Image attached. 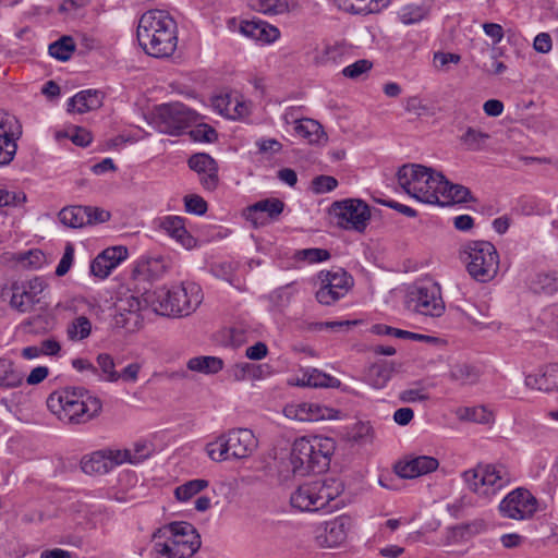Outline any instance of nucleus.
<instances>
[{
  "instance_id": "obj_53",
  "label": "nucleus",
  "mask_w": 558,
  "mask_h": 558,
  "mask_svg": "<svg viewBox=\"0 0 558 558\" xmlns=\"http://www.w3.org/2000/svg\"><path fill=\"white\" fill-rule=\"evenodd\" d=\"M338 186V180L331 175H318L312 181V190L316 194H325Z\"/></svg>"
},
{
  "instance_id": "obj_30",
  "label": "nucleus",
  "mask_w": 558,
  "mask_h": 558,
  "mask_svg": "<svg viewBox=\"0 0 558 558\" xmlns=\"http://www.w3.org/2000/svg\"><path fill=\"white\" fill-rule=\"evenodd\" d=\"M393 367L388 362L371 365L365 373V381L375 389H383L391 379Z\"/></svg>"
},
{
  "instance_id": "obj_27",
  "label": "nucleus",
  "mask_w": 558,
  "mask_h": 558,
  "mask_svg": "<svg viewBox=\"0 0 558 558\" xmlns=\"http://www.w3.org/2000/svg\"><path fill=\"white\" fill-rule=\"evenodd\" d=\"M439 201L436 203L440 206H447L451 204L468 203L473 201L471 191L461 184H453L449 182L445 177L442 183H440Z\"/></svg>"
},
{
  "instance_id": "obj_34",
  "label": "nucleus",
  "mask_w": 558,
  "mask_h": 558,
  "mask_svg": "<svg viewBox=\"0 0 558 558\" xmlns=\"http://www.w3.org/2000/svg\"><path fill=\"white\" fill-rule=\"evenodd\" d=\"M430 5L426 2L410 3L400 8L398 19L404 25L420 23L429 15Z\"/></svg>"
},
{
  "instance_id": "obj_24",
  "label": "nucleus",
  "mask_w": 558,
  "mask_h": 558,
  "mask_svg": "<svg viewBox=\"0 0 558 558\" xmlns=\"http://www.w3.org/2000/svg\"><path fill=\"white\" fill-rule=\"evenodd\" d=\"M184 221L185 219L180 216H167L161 220L160 227L183 247L190 250L196 245V239L189 233Z\"/></svg>"
},
{
  "instance_id": "obj_10",
  "label": "nucleus",
  "mask_w": 558,
  "mask_h": 558,
  "mask_svg": "<svg viewBox=\"0 0 558 558\" xmlns=\"http://www.w3.org/2000/svg\"><path fill=\"white\" fill-rule=\"evenodd\" d=\"M469 488L477 496L490 499L508 486L513 476L504 464H480L463 473Z\"/></svg>"
},
{
  "instance_id": "obj_55",
  "label": "nucleus",
  "mask_w": 558,
  "mask_h": 558,
  "mask_svg": "<svg viewBox=\"0 0 558 558\" xmlns=\"http://www.w3.org/2000/svg\"><path fill=\"white\" fill-rule=\"evenodd\" d=\"M19 262L23 266L39 268L45 263V254L39 250H29L20 254Z\"/></svg>"
},
{
  "instance_id": "obj_12",
  "label": "nucleus",
  "mask_w": 558,
  "mask_h": 558,
  "mask_svg": "<svg viewBox=\"0 0 558 558\" xmlns=\"http://www.w3.org/2000/svg\"><path fill=\"white\" fill-rule=\"evenodd\" d=\"M335 223L344 230L364 232L371 220L368 205L357 198L335 202L330 207Z\"/></svg>"
},
{
  "instance_id": "obj_58",
  "label": "nucleus",
  "mask_w": 558,
  "mask_h": 558,
  "mask_svg": "<svg viewBox=\"0 0 558 558\" xmlns=\"http://www.w3.org/2000/svg\"><path fill=\"white\" fill-rule=\"evenodd\" d=\"M26 194L24 192H10L0 189V207L19 206L25 203Z\"/></svg>"
},
{
  "instance_id": "obj_6",
  "label": "nucleus",
  "mask_w": 558,
  "mask_h": 558,
  "mask_svg": "<svg viewBox=\"0 0 558 558\" xmlns=\"http://www.w3.org/2000/svg\"><path fill=\"white\" fill-rule=\"evenodd\" d=\"M258 441L248 428H232L207 444L206 452L215 462L250 458Z\"/></svg>"
},
{
  "instance_id": "obj_32",
  "label": "nucleus",
  "mask_w": 558,
  "mask_h": 558,
  "mask_svg": "<svg viewBox=\"0 0 558 558\" xmlns=\"http://www.w3.org/2000/svg\"><path fill=\"white\" fill-rule=\"evenodd\" d=\"M59 220L70 228H83L90 225V216L87 214L85 206L64 207L59 213Z\"/></svg>"
},
{
  "instance_id": "obj_8",
  "label": "nucleus",
  "mask_w": 558,
  "mask_h": 558,
  "mask_svg": "<svg viewBox=\"0 0 558 558\" xmlns=\"http://www.w3.org/2000/svg\"><path fill=\"white\" fill-rule=\"evenodd\" d=\"M469 275L478 282H489L498 274L499 254L488 241H469L462 247Z\"/></svg>"
},
{
  "instance_id": "obj_3",
  "label": "nucleus",
  "mask_w": 558,
  "mask_h": 558,
  "mask_svg": "<svg viewBox=\"0 0 558 558\" xmlns=\"http://www.w3.org/2000/svg\"><path fill=\"white\" fill-rule=\"evenodd\" d=\"M335 449L336 444L329 437L312 436L295 439L290 454L292 472L306 475L310 472L325 471L329 466Z\"/></svg>"
},
{
  "instance_id": "obj_4",
  "label": "nucleus",
  "mask_w": 558,
  "mask_h": 558,
  "mask_svg": "<svg viewBox=\"0 0 558 558\" xmlns=\"http://www.w3.org/2000/svg\"><path fill=\"white\" fill-rule=\"evenodd\" d=\"M154 539L165 537L163 542L156 541L154 548L157 558H190L201 547V536L196 529L187 522H172L158 529Z\"/></svg>"
},
{
  "instance_id": "obj_38",
  "label": "nucleus",
  "mask_w": 558,
  "mask_h": 558,
  "mask_svg": "<svg viewBox=\"0 0 558 558\" xmlns=\"http://www.w3.org/2000/svg\"><path fill=\"white\" fill-rule=\"evenodd\" d=\"M223 367V361L216 356H196L187 362V368L203 374H217Z\"/></svg>"
},
{
  "instance_id": "obj_43",
  "label": "nucleus",
  "mask_w": 558,
  "mask_h": 558,
  "mask_svg": "<svg viewBox=\"0 0 558 558\" xmlns=\"http://www.w3.org/2000/svg\"><path fill=\"white\" fill-rule=\"evenodd\" d=\"M92 323L86 316L74 318L66 327V336L71 341H82L89 337Z\"/></svg>"
},
{
  "instance_id": "obj_49",
  "label": "nucleus",
  "mask_w": 558,
  "mask_h": 558,
  "mask_svg": "<svg viewBox=\"0 0 558 558\" xmlns=\"http://www.w3.org/2000/svg\"><path fill=\"white\" fill-rule=\"evenodd\" d=\"M296 256L302 260L313 264L328 260L330 253L325 248L312 247L299 251Z\"/></svg>"
},
{
  "instance_id": "obj_2",
  "label": "nucleus",
  "mask_w": 558,
  "mask_h": 558,
  "mask_svg": "<svg viewBox=\"0 0 558 558\" xmlns=\"http://www.w3.org/2000/svg\"><path fill=\"white\" fill-rule=\"evenodd\" d=\"M47 407L64 424H84L101 412L102 402L83 387H64L49 395Z\"/></svg>"
},
{
  "instance_id": "obj_39",
  "label": "nucleus",
  "mask_w": 558,
  "mask_h": 558,
  "mask_svg": "<svg viewBox=\"0 0 558 558\" xmlns=\"http://www.w3.org/2000/svg\"><path fill=\"white\" fill-rule=\"evenodd\" d=\"M449 377L461 385H473L480 378V372L475 366L466 363H457L451 366Z\"/></svg>"
},
{
  "instance_id": "obj_16",
  "label": "nucleus",
  "mask_w": 558,
  "mask_h": 558,
  "mask_svg": "<svg viewBox=\"0 0 558 558\" xmlns=\"http://www.w3.org/2000/svg\"><path fill=\"white\" fill-rule=\"evenodd\" d=\"M146 306V303L141 298L126 294L118 300L116 303L117 315L114 324L117 327L134 330L141 323V311Z\"/></svg>"
},
{
  "instance_id": "obj_41",
  "label": "nucleus",
  "mask_w": 558,
  "mask_h": 558,
  "mask_svg": "<svg viewBox=\"0 0 558 558\" xmlns=\"http://www.w3.org/2000/svg\"><path fill=\"white\" fill-rule=\"evenodd\" d=\"M22 381L23 375L14 369L12 361L0 357V387L14 388Z\"/></svg>"
},
{
  "instance_id": "obj_11",
  "label": "nucleus",
  "mask_w": 558,
  "mask_h": 558,
  "mask_svg": "<svg viewBox=\"0 0 558 558\" xmlns=\"http://www.w3.org/2000/svg\"><path fill=\"white\" fill-rule=\"evenodd\" d=\"M196 121V113L181 102L156 107L153 122L160 133L179 135Z\"/></svg>"
},
{
  "instance_id": "obj_29",
  "label": "nucleus",
  "mask_w": 558,
  "mask_h": 558,
  "mask_svg": "<svg viewBox=\"0 0 558 558\" xmlns=\"http://www.w3.org/2000/svg\"><path fill=\"white\" fill-rule=\"evenodd\" d=\"M299 385L313 388H340L341 381L317 368H308L302 373Z\"/></svg>"
},
{
  "instance_id": "obj_33",
  "label": "nucleus",
  "mask_w": 558,
  "mask_h": 558,
  "mask_svg": "<svg viewBox=\"0 0 558 558\" xmlns=\"http://www.w3.org/2000/svg\"><path fill=\"white\" fill-rule=\"evenodd\" d=\"M316 485L318 486L322 507L324 509L327 507L335 508V506H330V502L342 494L343 483L339 478L327 477L323 481H316Z\"/></svg>"
},
{
  "instance_id": "obj_23",
  "label": "nucleus",
  "mask_w": 558,
  "mask_h": 558,
  "mask_svg": "<svg viewBox=\"0 0 558 558\" xmlns=\"http://www.w3.org/2000/svg\"><path fill=\"white\" fill-rule=\"evenodd\" d=\"M525 386L543 392L558 389V364H548L525 376Z\"/></svg>"
},
{
  "instance_id": "obj_51",
  "label": "nucleus",
  "mask_w": 558,
  "mask_h": 558,
  "mask_svg": "<svg viewBox=\"0 0 558 558\" xmlns=\"http://www.w3.org/2000/svg\"><path fill=\"white\" fill-rule=\"evenodd\" d=\"M280 37L278 27L260 20V27L258 31L257 41L262 45H269L275 43Z\"/></svg>"
},
{
  "instance_id": "obj_7",
  "label": "nucleus",
  "mask_w": 558,
  "mask_h": 558,
  "mask_svg": "<svg viewBox=\"0 0 558 558\" xmlns=\"http://www.w3.org/2000/svg\"><path fill=\"white\" fill-rule=\"evenodd\" d=\"M202 289L193 282L182 283L156 293L155 310L162 315L187 316L202 303Z\"/></svg>"
},
{
  "instance_id": "obj_60",
  "label": "nucleus",
  "mask_w": 558,
  "mask_h": 558,
  "mask_svg": "<svg viewBox=\"0 0 558 558\" xmlns=\"http://www.w3.org/2000/svg\"><path fill=\"white\" fill-rule=\"evenodd\" d=\"M533 48L538 53L546 54L550 52L553 49L551 36L546 32L537 34L533 40Z\"/></svg>"
},
{
  "instance_id": "obj_36",
  "label": "nucleus",
  "mask_w": 558,
  "mask_h": 558,
  "mask_svg": "<svg viewBox=\"0 0 558 558\" xmlns=\"http://www.w3.org/2000/svg\"><path fill=\"white\" fill-rule=\"evenodd\" d=\"M461 421L473 422L477 424H490L494 422V413L484 405L478 407H462L456 412Z\"/></svg>"
},
{
  "instance_id": "obj_52",
  "label": "nucleus",
  "mask_w": 558,
  "mask_h": 558,
  "mask_svg": "<svg viewBox=\"0 0 558 558\" xmlns=\"http://www.w3.org/2000/svg\"><path fill=\"white\" fill-rule=\"evenodd\" d=\"M108 462H111V470L123 463H131V450L130 449H102Z\"/></svg>"
},
{
  "instance_id": "obj_20",
  "label": "nucleus",
  "mask_w": 558,
  "mask_h": 558,
  "mask_svg": "<svg viewBox=\"0 0 558 558\" xmlns=\"http://www.w3.org/2000/svg\"><path fill=\"white\" fill-rule=\"evenodd\" d=\"M8 113L0 111V166L9 165L17 149L16 140L21 135L20 128L14 132Z\"/></svg>"
},
{
  "instance_id": "obj_25",
  "label": "nucleus",
  "mask_w": 558,
  "mask_h": 558,
  "mask_svg": "<svg viewBox=\"0 0 558 558\" xmlns=\"http://www.w3.org/2000/svg\"><path fill=\"white\" fill-rule=\"evenodd\" d=\"M211 102L214 109L228 119L235 120L248 114V107L229 94L216 96Z\"/></svg>"
},
{
  "instance_id": "obj_35",
  "label": "nucleus",
  "mask_w": 558,
  "mask_h": 558,
  "mask_svg": "<svg viewBox=\"0 0 558 558\" xmlns=\"http://www.w3.org/2000/svg\"><path fill=\"white\" fill-rule=\"evenodd\" d=\"M104 450L93 452L82 460V470L86 474H107L111 471V462H108Z\"/></svg>"
},
{
  "instance_id": "obj_50",
  "label": "nucleus",
  "mask_w": 558,
  "mask_h": 558,
  "mask_svg": "<svg viewBox=\"0 0 558 558\" xmlns=\"http://www.w3.org/2000/svg\"><path fill=\"white\" fill-rule=\"evenodd\" d=\"M184 207L189 214L197 216L205 215L208 208L206 201L196 194L186 195L184 197Z\"/></svg>"
},
{
  "instance_id": "obj_5",
  "label": "nucleus",
  "mask_w": 558,
  "mask_h": 558,
  "mask_svg": "<svg viewBox=\"0 0 558 558\" xmlns=\"http://www.w3.org/2000/svg\"><path fill=\"white\" fill-rule=\"evenodd\" d=\"M400 186L412 197L426 204L439 201L444 175L422 165H403L397 172Z\"/></svg>"
},
{
  "instance_id": "obj_64",
  "label": "nucleus",
  "mask_w": 558,
  "mask_h": 558,
  "mask_svg": "<svg viewBox=\"0 0 558 558\" xmlns=\"http://www.w3.org/2000/svg\"><path fill=\"white\" fill-rule=\"evenodd\" d=\"M542 319L551 328L558 330V304H554L546 308L542 314Z\"/></svg>"
},
{
  "instance_id": "obj_59",
  "label": "nucleus",
  "mask_w": 558,
  "mask_h": 558,
  "mask_svg": "<svg viewBox=\"0 0 558 558\" xmlns=\"http://www.w3.org/2000/svg\"><path fill=\"white\" fill-rule=\"evenodd\" d=\"M130 450H131V464H137V463L144 461L151 453V449H150L149 445L145 441L135 442L133 448Z\"/></svg>"
},
{
  "instance_id": "obj_57",
  "label": "nucleus",
  "mask_w": 558,
  "mask_h": 558,
  "mask_svg": "<svg viewBox=\"0 0 558 558\" xmlns=\"http://www.w3.org/2000/svg\"><path fill=\"white\" fill-rule=\"evenodd\" d=\"M74 259V247L71 243H68L64 248V253L56 268V275L58 277L64 276L72 267Z\"/></svg>"
},
{
  "instance_id": "obj_22",
  "label": "nucleus",
  "mask_w": 558,
  "mask_h": 558,
  "mask_svg": "<svg viewBox=\"0 0 558 558\" xmlns=\"http://www.w3.org/2000/svg\"><path fill=\"white\" fill-rule=\"evenodd\" d=\"M316 481L299 486L290 496V504L300 511H318L322 507Z\"/></svg>"
},
{
  "instance_id": "obj_31",
  "label": "nucleus",
  "mask_w": 558,
  "mask_h": 558,
  "mask_svg": "<svg viewBox=\"0 0 558 558\" xmlns=\"http://www.w3.org/2000/svg\"><path fill=\"white\" fill-rule=\"evenodd\" d=\"M295 133L306 140L310 144H319L326 134L319 122L313 119H300L295 123Z\"/></svg>"
},
{
  "instance_id": "obj_63",
  "label": "nucleus",
  "mask_w": 558,
  "mask_h": 558,
  "mask_svg": "<svg viewBox=\"0 0 558 558\" xmlns=\"http://www.w3.org/2000/svg\"><path fill=\"white\" fill-rule=\"evenodd\" d=\"M270 301L276 307H284L289 304L291 294L287 288H279L270 294Z\"/></svg>"
},
{
  "instance_id": "obj_21",
  "label": "nucleus",
  "mask_w": 558,
  "mask_h": 558,
  "mask_svg": "<svg viewBox=\"0 0 558 558\" xmlns=\"http://www.w3.org/2000/svg\"><path fill=\"white\" fill-rule=\"evenodd\" d=\"M284 208V203L278 198H266L254 203L245 210L246 220L255 227L263 226L266 218H277Z\"/></svg>"
},
{
  "instance_id": "obj_1",
  "label": "nucleus",
  "mask_w": 558,
  "mask_h": 558,
  "mask_svg": "<svg viewBox=\"0 0 558 558\" xmlns=\"http://www.w3.org/2000/svg\"><path fill=\"white\" fill-rule=\"evenodd\" d=\"M136 36L141 48L154 58H168L177 49V23L162 10L145 12L138 21Z\"/></svg>"
},
{
  "instance_id": "obj_15",
  "label": "nucleus",
  "mask_w": 558,
  "mask_h": 558,
  "mask_svg": "<svg viewBox=\"0 0 558 558\" xmlns=\"http://www.w3.org/2000/svg\"><path fill=\"white\" fill-rule=\"evenodd\" d=\"M536 510V498L524 488H517L510 492L499 504L501 515L512 520L530 519Z\"/></svg>"
},
{
  "instance_id": "obj_26",
  "label": "nucleus",
  "mask_w": 558,
  "mask_h": 558,
  "mask_svg": "<svg viewBox=\"0 0 558 558\" xmlns=\"http://www.w3.org/2000/svg\"><path fill=\"white\" fill-rule=\"evenodd\" d=\"M102 105V95L96 89L81 90L68 100V111L85 113Z\"/></svg>"
},
{
  "instance_id": "obj_56",
  "label": "nucleus",
  "mask_w": 558,
  "mask_h": 558,
  "mask_svg": "<svg viewBox=\"0 0 558 558\" xmlns=\"http://www.w3.org/2000/svg\"><path fill=\"white\" fill-rule=\"evenodd\" d=\"M372 69V62L366 59H361L355 61L354 63L345 66L342 70L344 76L350 78H356L360 75L366 73Z\"/></svg>"
},
{
  "instance_id": "obj_14",
  "label": "nucleus",
  "mask_w": 558,
  "mask_h": 558,
  "mask_svg": "<svg viewBox=\"0 0 558 558\" xmlns=\"http://www.w3.org/2000/svg\"><path fill=\"white\" fill-rule=\"evenodd\" d=\"M46 288L47 283L44 279L34 277L29 280L12 282L9 288L2 290V296L10 299L12 308L20 313H28L40 302Z\"/></svg>"
},
{
  "instance_id": "obj_44",
  "label": "nucleus",
  "mask_w": 558,
  "mask_h": 558,
  "mask_svg": "<svg viewBox=\"0 0 558 558\" xmlns=\"http://www.w3.org/2000/svg\"><path fill=\"white\" fill-rule=\"evenodd\" d=\"M535 293L554 294L558 292V274H538L531 282Z\"/></svg>"
},
{
  "instance_id": "obj_46",
  "label": "nucleus",
  "mask_w": 558,
  "mask_h": 558,
  "mask_svg": "<svg viewBox=\"0 0 558 558\" xmlns=\"http://www.w3.org/2000/svg\"><path fill=\"white\" fill-rule=\"evenodd\" d=\"M253 8L266 15H279L289 11L284 0H253Z\"/></svg>"
},
{
  "instance_id": "obj_19",
  "label": "nucleus",
  "mask_w": 558,
  "mask_h": 558,
  "mask_svg": "<svg viewBox=\"0 0 558 558\" xmlns=\"http://www.w3.org/2000/svg\"><path fill=\"white\" fill-rule=\"evenodd\" d=\"M439 462L430 456L410 457L395 465L396 474L401 478H415L437 470Z\"/></svg>"
},
{
  "instance_id": "obj_61",
  "label": "nucleus",
  "mask_w": 558,
  "mask_h": 558,
  "mask_svg": "<svg viewBox=\"0 0 558 558\" xmlns=\"http://www.w3.org/2000/svg\"><path fill=\"white\" fill-rule=\"evenodd\" d=\"M260 20L242 21L240 24V33L257 41Z\"/></svg>"
},
{
  "instance_id": "obj_37",
  "label": "nucleus",
  "mask_w": 558,
  "mask_h": 558,
  "mask_svg": "<svg viewBox=\"0 0 558 558\" xmlns=\"http://www.w3.org/2000/svg\"><path fill=\"white\" fill-rule=\"evenodd\" d=\"M98 375H95L99 380L108 383H117L120 380L119 372L116 369L113 357L108 353H99L96 357Z\"/></svg>"
},
{
  "instance_id": "obj_17",
  "label": "nucleus",
  "mask_w": 558,
  "mask_h": 558,
  "mask_svg": "<svg viewBox=\"0 0 558 558\" xmlns=\"http://www.w3.org/2000/svg\"><path fill=\"white\" fill-rule=\"evenodd\" d=\"M190 169L199 175L202 186L207 191H214L218 186V165L216 160L205 153H197L189 158Z\"/></svg>"
},
{
  "instance_id": "obj_45",
  "label": "nucleus",
  "mask_w": 558,
  "mask_h": 558,
  "mask_svg": "<svg viewBox=\"0 0 558 558\" xmlns=\"http://www.w3.org/2000/svg\"><path fill=\"white\" fill-rule=\"evenodd\" d=\"M209 482L204 478L191 480L180 486H178L174 490L175 498L180 501H187L193 496L207 488Z\"/></svg>"
},
{
  "instance_id": "obj_48",
  "label": "nucleus",
  "mask_w": 558,
  "mask_h": 558,
  "mask_svg": "<svg viewBox=\"0 0 558 558\" xmlns=\"http://www.w3.org/2000/svg\"><path fill=\"white\" fill-rule=\"evenodd\" d=\"M287 417L301 422H316L317 416L307 413V403L291 404L284 408Z\"/></svg>"
},
{
  "instance_id": "obj_42",
  "label": "nucleus",
  "mask_w": 558,
  "mask_h": 558,
  "mask_svg": "<svg viewBox=\"0 0 558 558\" xmlns=\"http://www.w3.org/2000/svg\"><path fill=\"white\" fill-rule=\"evenodd\" d=\"M74 50L75 44L71 36H62L58 40L51 43L48 47L49 54L59 61L69 60Z\"/></svg>"
},
{
  "instance_id": "obj_62",
  "label": "nucleus",
  "mask_w": 558,
  "mask_h": 558,
  "mask_svg": "<svg viewBox=\"0 0 558 558\" xmlns=\"http://www.w3.org/2000/svg\"><path fill=\"white\" fill-rule=\"evenodd\" d=\"M428 395L424 389H407L400 392V400L405 403L425 401Z\"/></svg>"
},
{
  "instance_id": "obj_9",
  "label": "nucleus",
  "mask_w": 558,
  "mask_h": 558,
  "mask_svg": "<svg viewBox=\"0 0 558 558\" xmlns=\"http://www.w3.org/2000/svg\"><path fill=\"white\" fill-rule=\"evenodd\" d=\"M404 305L413 313L429 317H440L446 308L440 286L430 278L418 279L408 288Z\"/></svg>"
},
{
  "instance_id": "obj_13",
  "label": "nucleus",
  "mask_w": 558,
  "mask_h": 558,
  "mask_svg": "<svg viewBox=\"0 0 558 558\" xmlns=\"http://www.w3.org/2000/svg\"><path fill=\"white\" fill-rule=\"evenodd\" d=\"M319 289L316 300L322 305L330 306L344 298L354 286L353 277L343 268L322 270L317 275Z\"/></svg>"
},
{
  "instance_id": "obj_47",
  "label": "nucleus",
  "mask_w": 558,
  "mask_h": 558,
  "mask_svg": "<svg viewBox=\"0 0 558 558\" xmlns=\"http://www.w3.org/2000/svg\"><path fill=\"white\" fill-rule=\"evenodd\" d=\"M167 269V260L161 256L150 257L141 265V271L153 280L162 277Z\"/></svg>"
},
{
  "instance_id": "obj_18",
  "label": "nucleus",
  "mask_w": 558,
  "mask_h": 558,
  "mask_svg": "<svg viewBox=\"0 0 558 558\" xmlns=\"http://www.w3.org/2000/svg\"><path fill=\"white\" fill-rule=\"evenodd\" d=\"M126 247H108L93 259L90 263V274L97 278L105 279L121 264V262L126 259Z\"/></svg>"
},
{
  "instance_id": "obj_40",
  "label": "nucleus",
  "mask_w": 558,
  "mask_h": 558,
  "mask_svg": "<svg viewBox=\"0 0 558 558\" xmlns=\"http://www.w3.org/2000/svg\"><path fill=\"white\" fill-rule=\"evenodd\" d=\"M489 138L490 135L488 133L469 126L461 135L460 141L468 150L481 151L485 148L486 142Z\"/></svg>"
},
{
  "instance_id": "obj_54",
  "label": "nucleus",
  "mask_w": 558,
  "mask_h": 558,
  "mask_svg": "<svg viewBox=\"0 0 558 558\" xmlns=\"http://www.w3.org/2000/svg\"><path fill=\"white\" fill-rule=\"evenodd\" d=\"M190 135L194 141L210 143L217 138V132L208 124L201 123L190 131Z\"/></svg>"
},
{
  "instance_id": "obj_28",
  "label": "nucleus",
  "mask_w": 558,
  "mask_h": 558,
  "mask_svg": "<svg viewBox=\"0 0 558 558\" xmlns=\"http://www.w3.org/2000/svg\"><path fill=\"white\" fill-rule=\"evenodd\" d=\"M351 526L349 517L340 515L326 523V543L329 547L341 545L348 536Z\"/></svg>"
}]
</instances>
